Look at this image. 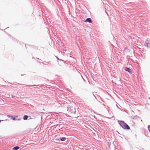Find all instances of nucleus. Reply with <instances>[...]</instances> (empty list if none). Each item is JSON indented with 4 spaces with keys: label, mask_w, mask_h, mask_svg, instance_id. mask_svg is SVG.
<instances>
[{
    "label": "nucleus",
    "mask_w": 150,
    "mask_h": 150,
    "mask_svg": "<svg viewBox=\"0 0 150 150\" xmlns=\"http://www.w3.org/2000/svg\"><path fill=\"white\" fill-rule=\"evenodd\" d=\"M119 124L124 129H130L129 126L123 121H118Z\"/></svg>",
    "instance_id": "obj_1"
},
{
    "label": "nucleus",
    "mask_w": 150,
    "mask_h": 150,
    "mask_svg": "<svg viewBox=\"0 0 150 150\" xmlns=\"http://www.w3.org/2000/svg\"><path fill=\"white\" fill-rule=\"evenodd\" d=\"M146 44L145 45L148 48H149L150 46V40L149 39H147L146 40Z\"/></svg>",
    "instance_id": "obj_2"
},
{
    "label": "nucleus",
    "mask_w": 150,
    "mask_h": 150,
    "mask_svg": "<svg viewBox=\"0 0 150 150\" xmlns=\"http://www.w3.org/2000/svg\"><path fill=\"white\" fill-rule=\"evenodd\" d=\"M85 22H89V23H91L92 22V21L91 18H88L86 19L85 21Z\"/></svg>",
    "instance_id": "obj_3"
},
{
    "label": "nucleus",
    "mask_w": 150,
    "mask_h": 150,
    "mask_svg": "<svg viewBox=\"0 0 150 150\" xmlns=\"http://www.w3.org/2000/svg\"><path fill=\"white\" fill-rule=\"evenodd\" d=\"M125 70L126 71H128L130 73L132 72L131 70V69H130L129 68L127 67L125 68Z\"/></svg>",
    "instance_id": "obj_4"
},
{
    "label": "nucleus",
    "mask_w": 150,
    "mask_h": 150,
    "mask_svg": "<svg viewBox=\"0 0 150 150\" xmlns=\"http://www.w3.org/2000/svg\"><path fill=\"white\" fill-rule=\"evenodd\" d=\"M60 140L62 142L64 141H65L66 139V138L64 137H62V138H60Z\"/></svg>",
    "instance_id": "obj_5"
},
{
    "label": "nucleus",
    "mask_w": 150,
    "mask_h": 150,
    "mask_svg": "<svg viewBox=\"0 0 150 150\" xmlns=\"http://www.w3.org/2000/svg\"><path fill=\"white\" fill-rule=\"evenodd\" d=\"M19 149V147L18 146H16L15 147H14L13 148V150H17L18 149Z\"/></svg>",
    "instance_id": "obj_6"
},
{
    "label": "nucleus",
    "mask_w": 150,
    "mask_h": 150,
    "mask_svg": "<svg viewBox=\"0 0 150 150\" xmlns=\"http://www.w3.org/2000/svg\"><path fill=\"white\" fill-rule=\"evenodd\" d=\"M28 116L25 115L24 116L23 119L24 120H26L28 119Z\"/></svg>",
    "instance_id": "obj_7"
},
{
    "label": "nucleus",
    "mask_w": 150,
    "mask_h": 150,
    "mask_svg": "<svg viewBox=\"0 0 150 150\" xmlns=\"http://www.w3.org/2000/svg\"><path fill=\"white\" fill-rule=\"evenodd\" d=\"M149 128H150V125H148V129L149 131L150 132V129H149Z\"/></svg>",
    "instance_id": "obj_8"
},
{
    "label": "nucleus",
    "mask_w": 150,
    "mask_h": 150,
    "mask_svg": "<svg viewBox=\"0 0 150 150\" xmlns=\"http://www.w3.org/2000/svg\"><path fill=\"white\" fill-rule=\"evenodd\" d=\"M13 120H18V119H16V117H13Z\"/></svg>",
    "instance_id": "obj_9"
},
{
    "label": "nucleus",
    "mask_w": 150,
    "mask_h": 150,
    "mask_svg": "<svg viewBox=\"0 0 150 150\" xmlns=\"http://www.w3.org/2000/svg\"><path fill=\"white\" fill-rule=\"evenodd\" d=\"M14 96H12V98H14Z\"/></svg>",
    "instance_id": "obj_10"
},
{
    "label": "nucleus",
    "mask_w": 150,
    "mask_h": 150,
    "mask_svg": "<svg viewBox=\"0 0 150 150\" xmlns=\"http://www.w3.org/2000/svg\"><path fill=\"white\" fill-rule=\"evenodd\" d=\"M1 121L0 120V122H1Z\"/></svg>",
    "instance_id": "obj_11"
}]
</instances>
